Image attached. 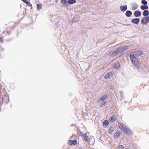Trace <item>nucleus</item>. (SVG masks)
<instances>
[{"label": "nucleus", "mask_w": 149, "mask_h": 149, "mask_svg": "<svg viewBox=\"0 0 149 149\" xmlns=\"http://www.w3.org/2000/svg\"><path fill=\"white\" fill-rule=\"evenodd\" d=\"M118 126L120 130L127 134H132L131 131L123 124L120 122L118 123Z\"/></svg>", "instance_id": "f257e3e1"}, {"label": "nucleus", "mask_w": 149, "mask_h": 149, "mask_svg": "<svg viewBox=\"0 0 149 149\" xmlns=\"http://www.w3.org/2000/svg\"><path fill=\"white\" fill-rule=\"evenodd\" d=\"M129 47L128 46H124L116 49L113 52H111L110 54H118L120 53H122L126 50Z\"/></svg>", "instance_id": "f03ea898"}, {"label": "nucleus", "mask_w": 149, "mask_h": 149, "mask_svg": "<svg viewBox=\"0 0 149 149\" xmlns=\"http://www.w3.org/2000/svg\"><path fill=\"white\" fill-rule=\"evenodd\" d=\"M130 58L132 63L136 66L137 68L139 69L140 68L139 66V62L134 55L132 54H130Z\"/></svg>", "instance_id": "7ed1b4c3"}, {"label": "nucleus", "mask_w": 149, "mask_h": 149, "mask_svg": "<svg viewBox=\"0 0 149 149\" xmlns=\"http://www.w3.org/2000/svg\"><path fill=\"white\" fill-rule=\"evenodd\" d=\"M149 22V17L146 16L143 17L141 20V23L144 25L146 24Z\"/></svg>", "instance_id": "20e7f679"}, {"label": "nucleus", "mask_w": 149, "mask_h": 149, "mask_svg": "<svg viewBox=\"0 0 149 149\" xmlns=\"http://www.w3.org/2000/svg\"><path fill=\"white\" fill-rule=\"evenodd\" d=\"M133 53H134L136 56H139L142 55L143 53L142 51L141 50H137L134 52Z\"/></svg>", "instance_id": "39448f33"}, {"label": "nucleus", "mask_w": 149, "mask_h": 149, "mask_svg": "<svg viewBox=\"0 0 149 149\" xmlns=\"http://www.w3.org/2000/svg\"><path fill=\"white\" fill-rule=\"evenodd\" d=\"M77 141L76 140L72 141V140H69L68 141V143L70 145H75L77 144Z\"/></svg>", "instance_id": "423d86ee"}, {"label": "nucleus", "mask_w": 149, "mask_h": 149, "mask_svg": "<svg viewBox=\"0 0 149 149\" xmlns=\"http://www.w3.org/2000/svg\"><path fill=\"white\" fill-rule=\"evenodd\" d=\"M139 21L140 19L139 18H136L132 19L131 22L133 23L136 24H137L139 23Z\"/></svg>", "instance_id": "0eeeda50"}, {"label": "nucleus", "mask_w": 149, "mask_h": 149, "mask_svg": "<svg viewBox=\"0 0 149 149\" xmlns=\"http://www.w3.org/2000/svg\"><path fill=\"white\" fill-rule=\"evenodd\" d=\"M134 14L135 17H139L141 16V13L139 10H136L134 12Z\"/></svg>", "instance_id": "6e6552de"}, {"label": "nucleus", "mask_w": 149, "mask_h": 149, "mask_svg": "<svg viewBox=\"0 0 149 149\" xmlns=\"http://www.w3.org/2000/svg\"><path fill=\"white\" fill-rule=\"evenodd\" d=\"M121 10L123 11H125L127 9V7L126 5L125 6H121L120 7Z\"/></svg>", "instance_id": "1a4fd4ad"}, {"label": "nucleus", "mask_w": 149, "mask_h": 149, "mask_svg": "<svg viewBox=\"0 0 149 149\" xmlns=\"http://www.w3.org/2000/svg\"><path fill=\"white\" fill-rule=\"evenodd\" d=\"M143 15L144 16H148L149 15V12L148 10H145L143 12Z\"/></svg>", "instance_id": "9d476101"}, {"label": "nucleus", "mask_w": 149, "mask_h": 149, "mask_svg": "<svg viewBox=\"0 0 149 149\" xmlns=\"http://www.w3.org/2000/svg\"><path fill=\"white\" fill-rule=\"evenodd\" d=\"M132 13L131 11L127 10L126 12L125 15L127 17H130L132 15Z\"/></svg>", "instance_id": "9b49d317"}, {"label": "nucleus", "mask_w": 149, "mask_h": 149, "mask_svg": "<svg viewBox=\"0 0 149 149\" xmlns=\"http://www.w3.org/2000/svg\"><path fill=\"white\" fill-rule=\"evenodd\" d=\"M120 135V132H116L114 134V136L115 138H118Z\"/></svg>", "instance_id": "f8f14e48"}, {"label": "nucleus", "mask_w": 149, "mask_h": 149, "mask_svg": "<svg viewBox=\"0 0 149 149\" xmlns=\"http://www.w3.org/2000/svg\"><path fill=\"white\" fill-rule=\"evenodd\" d=\"M107 97L108 96L107 95H104L100 98V100L101 101H103L106 99Z\"/></svg>", "instance_id": "ddd939ff"}, {"label": "nucleus", "mask_w": 149, "mask_h": 149, "mask_svg": "<svg viewBox=\"0 0 149 149\" xmlns=\"http://www.w3.org/2000/svg\"><path fill=\"white\" fill-rule=\"evenodd\" d=\"M115 115H113L112 116L109 118L110 121L111 123H113L115 121L114 117Z\"/></svg>", "instance_id": "4468645a"}, {"label": "nucleus", "mask_w": 149, "mask_h": 149, "mask_svg": "<svg viewBox=\"0 0 149 149\" xmlns=\"http://www.w3.org/2000/svg\"><path fill=\"white\" fill-rule=\"evenodd\" d=\"M76 2L75 0H68V3L69 4H72L75 3Z\"/></svg>", "instance_id": "2eb2a0df"}, {"label": "nucleus", "mask_w": 149, "mask_h": 149, "mask_svg": "<svg viewBox=\"0 0 149 149\" xmlns=\"http://www.w3.org/2000/svg\"><path fill=\"white\" fill-rule=\"evenodd\" d=\"M141 8L142 10H144L148 9V7L147 5H142L141 6Z\"/></svg>", "instance_id": "dca6fc26"}, {"label": "nucleus", "mask_w": 149, "mask_h": 149, "mask_svg": "<svg viewBox=\"0 0 149 149\" xmlns=\"http://www.w3.org/2000/svg\"><path fill=\"white\" fill-rule=\"evenodd\" d=\"M103 124L104 125L107 126L109 124V122L107 120H105L104 121Z\"/></svg>", "instance_id": "f3484780"}, {"label": "nucleus", "mask_w": 149, "mask_h": 149, "mask_svg": "<svg viewBox=\"0 0 149 149\" xmlns=\"http://www.w3.org/2000/svg\"><path fill=\"white\" fill-rule=\"evenodd\" d=\"M84 139L86 141L88 142H89L90 141V139L89 138L88 136L86 135H85Z\"/></svg>", "instance_id": "a211bd4d"}, {"label": "nucleus", "mask_w": 149, "mask_h": 149, "mask_svg": "<svg viewBox=\"0 0 149 149\" xmlns=\"http://www.w3.org/2000/svg\"><path fill=\"white\" fill-rule=\"evenodd\" d=\"M110 74L111 73L110 72L108 73L105 76L104 78L106 79L109 78L110 77Z\"/></svg>", "instance_id": "6ab92c4d"}, {"label": "nucleus", "mask_w": 149, "mask_h": 149, "mask_svg": "<svg viewBox=\"0 0 149 149\" xmlns=\"http://www.w3.org/2000/svg\"><path fill=\"white\" fill-rule=\"evenodd\" d=\"M37 8L38 10H40L42 8V5L40 4H37Z\"/></svg>", "instance_id": "aec40b11"}, {"label": "nucleus", "mask_w": 149, "mask_h": 149, "mask_svg": "<svg viewBox=\"0 0 149 149\" xmlns=\"http://www.w3.org/2000/svg\"><path fill=\"white\" fill-rule=\"evenodd\" d=\"M113 131V127H110L109 130V133L110 134L112 133Z\"/></svg>", "instance_id": "412c9836"}, {"label": "nucleus", "mask_w": 149, "mask_h": 149, "mask_svg": "<svg viewBox=\"0 0 149 149\" xmlns=\"http://www.w3.org/2000/svg\"><path fill=\"white\" fill-rule=\"evenodd\" d=\"M138 8V6L136 4L133 5L132 7V10H136Z\"/></svg>", "instance_id": "4be33fe9"}, {"label": "nucleus", "mask_w": 149, "mask_h": 149, "mask_svg": "<svg viewBox=\"0 0 149 149\" xmlns=\"http://www.w3.org/2000/svg\"><path fill=\"white\" fill-rule=\"evenodd\" d=\"M114 66L116 68H118L120 67V65L119 63L117 62L115 64Z\"/></svg>", "instance_id": "5701e85b"}, {"label": "nucleus", "mask_w": 149, "mask_h": 149, "mask_svg": "<svg viewBox=\"0 0 149 149\" xmlns=\"http://www.w3.org/2000/svg\"><path fill=\"white\" fill-rule=\"evenodd\" d=\"M141 3L143 4L146 5L147 4V2L145 0H142L141 1Z\"/></svg>", "instance_id": "b1692460"}, {"label": "nucleus", "mask_w": 149, "mask_h": 149, "mask_svg": "<svg viewBox=\"0 0 149 149\" xmlns=\"http://www.w3.org/2000/svg\"><path fill=\"white\" fill-rule=\"evenodd\" d=\"M25 3H26L29 6H32L31 4L28 1H26Z\"/></svg>", "instance_id": "393cba45"}, {"label": "nucleus", "mask_w": 149, "mask_h": 149, "mask_svg": "<svg viewBox=\"0 0 149 149\" xmlns=\"http://www.w3.org/2000/svg\"><path fill=\"white\" fill-rule=\"evenodd\" d=\"M61 2L63 3V5H65L66 4L67 1L65 0H61Z\"/></svg>", "instance_id": "a878e982"}, {"label": "nucleus", "mask_w": 149, "mask_h": 149, "mask_svg": "<svg viewBox=\"0 0 149 149\" xmlns=\"http://www.w3.org/2000/svg\"><path fill=\"white\" fill-rule=\"evenodd\" d=\"M118 148L119 149H124V148L123 146L121 145H120L118 147Z\"/></svg>", "instance_id": "bb28decb"}, {"label": "nucleus", "mask_w": 149, "mask_h": 149, "mask_svg": "<svg viewBox=\"0 0 149 149\" xmlns=\"http://www.w3.org/2000/svg\"><path fill=\"white\" fill-rule=\"evenodd\" d=\"M79 134L80 135V136H84V135H86V134L85 133H83V132H80V133H79Z\"/></svg>", "instance_id": "cd10ccee"}, {"label": "nucleus", "mask_w": 149, "mask_h": 149, "mask_svg": "<svg viewBox=\"0 0 149 149\" xmlns=\"http://www.w3.org/2000/svg\"><path fill=\"white\" fill-rule=\"evenodd\" d=\"M107 103L106 101H104V102H103L101 104V105L102 106H103V105H105Z\"/></svg>", "instance_id": "c85d7f7f"}, {"label": "nucleus", "mask_w": 149, "mask_h": 149, "mask_svg": "<svg viewBox=\"0 0 149 149\" xmlns=\"http://www.w3.org/2000/svg\"><path fill=\"white\" fill-rule=\"evenodd\" d=\"M25 3H26V1H27L26 0H22Z\"/></svg>", "instance_id": "c756f323"}, {"label": "nucleus", "mask_w": 149, "mask_h": 149, "mask_svg": "<svg viewBox=\"0 0 149 149\" xmlns=\"http://www.w3.org/2000/svg\"><path fill=\"white\" fill-rule=\"evenodd\" d=\"M0 40H1V42H3V38H0Z\"/></svg>", "instance_id": "7c9ffc66"}, {"label": "nucleus", "mask_w": 149, "mask_h": 149, "mask_svg": "<svg viewBox=\"0 0 149 149\" xmlns=\"http://www.w3.org/2000/svg\"><path fill=\"white\" fill-rule=\"evenodd\" d=\"M126 149H130L129 148H126Z\"/></svg>", "instance_id": "2f4dec72"}]
</instances>
